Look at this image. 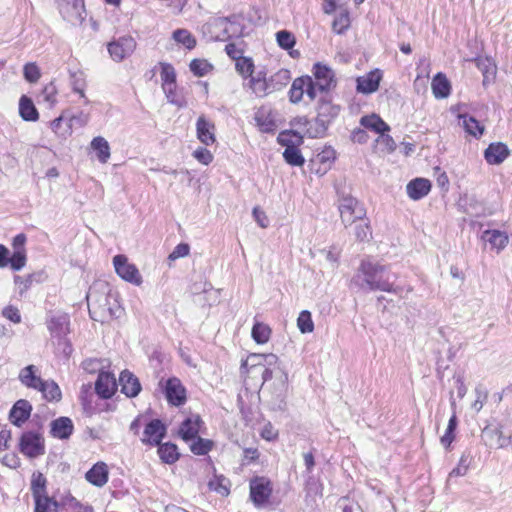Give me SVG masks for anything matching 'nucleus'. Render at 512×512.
Segmentation results:
<instances>
[{"instance_id": "nucleus-3", "label": "nucleus", "mask_w": 512, "mask_h": 512, "mask_svg": "<svg viewBox=\"0 0 512 512\" xmlns=\"http://www.w3.org/2000/svg\"><path fill=\"white\" fill-rule=\"evenodd\" d=\"M208 30L215 41H228L232 37L242 36L241 16L218 17L209 24Z\"/></svg>"}, {"instance_id": "nucleus-30", "label": "nucleus", "mask_w": 512, "mask_h": 512, "mask_svg": "<svg viewBox=\"0 0 512 512\" xmlns=\"http://www.w3.org/2000/svg\"><path fill=\"white\" fill-rule=\"evenodd\" d=\"M88 482L91 484L102 487L108 481V468L103 462L96 463L85 475Z\"/></svg>"}, {"instance_id": "nucleus-47", "label": "nucleus", "mask_w": 512, "mask_h": 512, "mask_svg": "<svg viewBox=\"0 0 512 512\" xmlns=\"http://www.w3.org/2000/svg\"><path fill=\"white\" fill-rule=\"evenodd\" d=\"M46 478L41 473H34L31 481V491L34 498L47 496L46 491Z\"/></svg>"}, {"instance_id": "nucleus-22", "label": "nucleus", "mask_w": 512, "mask_h": 512, "mask_svg": "<svg viewBox=\"0 0 512 512\" xmlns=\"http://www.w3.org/2000/svg\"><path fill=\"white\" fill-rule=\"evenodd\" d=\"M336 159V153L333 149L327 148L319 152L314 159L311 160L312 170L319 175H324L331 169Z\"/></svg>"}, {"instance_id": "nucleus-59", "label": "nucleus", "mask_w": 512, "mask_h": 512, "mask_svg": "<svg viewBox=\"0 0 512 512\" xmlns=\"http://www.w3.org/2000/svg\"><path fill=\"white\" fill-rule=\"evenodd\" d=\"M193 157L203 165L211 164L214 159L213 154L205 147H198L194 150Z\"/></svg>"}, {"instance_id": "nucleus-37", "label": "nucleus", "mask_w": 512, "mask_h": 512, "mask_svg": "<svg viewBox=\"0 0 512 512\" xmlns=\"http://www.w3.org/2000/svg\"><path fill=\"white\" fill-rule=\"evenodd\" d=\"M157 446L159 457L164 463L173 464L179 459L180 454L175 444L167 442Z\"/></svg>"}, {"instance_id": "nucleus-32", "label": "nucleus", "mask_w": 512, "mask_h": 512, "mask_svg": "<svg viewBox=\"0 0 512 512\" xmlns=\"http://www.w3.org/2000/svg\"><path fill=\"white\" fill-rule=\"evenodd\" d=\"M277 141L285 149L297 148L303 144V134L296 130H284L279 133Z\"/></svg>"}, {"instance_id": "nucleus-36", "label": "nucleus", "mask_w": 512, "mask_h": 512, "mask_svg": "<svg viewBox=\"0 0 512 512\" xmlns=\"http://www.w3.org/2000/svg\"><path fill=\"white\" fill-rule=\"evenodd\" d=\"M459 118L463 120V127L467 134L475 138L483 135L485 127L477 119L467 114H460Z\"/></svg>"}, {"instance_id": "nucleus-9", "label": "nucleus", "mask_w": 512, "mask_h": 512, "mask_svg": "<svg viewBox=\"0 0 512 512\" xmlns=\"http://www.w3.org/2000/svg\"><path fill=\"white\" fill-rule=\"evenodd\" d=\"M57 5L64 20L71 24H81L85 19L84 0H57Z\"/></svg>"}, {"instance_id": "nucleus-5", "label": "nucleus", "mask_w": 512, "mask_h": 512, "mask_svg": "<svg viewBox=\"0 0 512 512\" xmlns=\"http://www.w3.org/2000/svg\"><path fill=\"white\" fill-rule=\"evenodd\" d=\"M312 83L316 93L329 92L336 87L337 81L334 71L325 64L317 62L312 68Z\"/></svg>"}, {"instance_id": "nucleus-31", "label": "nucleus", "mask_w": 512, "mask_h": 512, "mask_svg": "<svg viewBox=\"0 0 512 512\" xmlns=\"http://www.w3.org/2000/svg\"><path fill=\"white\" fill-rule=\"evenodd\" d=\"M73 432V423L67 417H60L51 423V433L59 439H67Z\"/></svg>"}, {"instance_id": "nucleus-21", "label": "nucleus", "mask_w": 512, "mask_h": 512, "mask_svg": "<svg viewBox=\"0 0 512 512\" xmlns=\"http://www.w3.org/2000/svg\"><path fill=\"white\" fill-rule=\"evenodd\" d=\"M254 120L259 131L262 133H274L277 128L272 110L268 107L261 106L254 114Z\"/></svg>"}, {"instance_id": "nucleus-45", "label": "nucleus", "mask_w": 512, "mask_h": 512, "mask_svg": "<svg viewBox=\"0 0 512 512\" xmlns=\"http://www.w3.org/2000/svg\"><path fill=\"white\" fill-rule=\"evenodd\" d=\"M235 69L244 79L250 78L254 73V62L250 57H242L235 61Z\"/></svg>"}, {"instance_id": "nucleus-46", "label": "nucleus", "mask_w": 512, "mask_h": 512, "mask_svg": "<svg viewBox=\"0 0 512 512\" xmlns=\"http://www.w3.org/2000/svg\"><path fill=\"white\" fill-rule=\"evenodd\" d=\"M290 125L296 129V131L303 133L307 137L310 138L309 131L311 129H315V123L313 124L312 121L307 116H297L293 118L290 121Z\"/></svg>"}, {"instance_id": "nucleus-2", "label": "nucleus", "mask_w": 512, "mask_h": 512, "mask_svg": "<svg viewBox=\"0 0 512 512\" xmlns=\"http://www.w3.org/2000/svg\"><path fill=\"white\" fill-rule=\"evenodd\" d=\"M385 271V266L368 260L361 261L358 268V272L363 275L364 281L370 290L395 293L394 284L389 281L388 277H384Z\"/></svg>"}, {"instance_id": "nucleus-10", "label": "nucleus", "mask_w": 512, "mask_h": 512, "mask_svg": "<svg viewBox=\"0 0 512 512\" xmlns=\"http://www.w3.org/2000/svg\"><path fill=\"white\" fill-rule=\"evenodd\" d=\"M305 93L311 101L317 97L313 88L312 77L309 75L297 77L293 80L288 93L290 102L293 104L300 103Z\"/></svg>"}, {"instance_id": "nucleus-60", "label": "nucleus", "mask_w": 512, "mask_h": 512, "mask_svg": "<svg viewBox=\"0 0 512 512\" xmlns=\"http://www.w3.org/2000/svg\"><path fill=\"white\" fill-rule=\"evenodd\" d=\"M376 142H377V144L384 147L383 150L386 153H392L396 149V143H395L394 139L386 133L380 134L378 136V138L376 139Z\"/></svg>"}, {"instance_id": "nucleus-17", "label": "nucleus", "mask_w": 512, "mask_h": 512, "mask_svg": "<svg viewBox=\"0 0 512 512\" xmlns=\"http://www.w3.org/2000/svg\"><path fill=\"white\" fill-rule=\"evenodd\" d=\"M381 80L382 72L379 69H374L356 79V89L362 94H371L378 90Z\"/></svg>"}, {"instance_id": "nucleus-6", "label": "nucleus", "mask_w": 512, "mask_h": 512, "mask_svg": "<svg viewBox=\"0 0 512 512\" xmlns=\"http://www.w3.org/2000/svg\"><path fill=\"white\" fill-rule=\"evenodd\" d=\"M113 266L116 274L124 281L135 286L143 283L142 275L134 263H131L126 255L118 254L113 257Z\"/></svg>"}, {"instance_id": "nucleus-18", "label": "nucleus", "mask_w": 512, "mask_h": 512, "mask_svg": "<svg viewBox=\"0 0 512 512\" xmlns=\"http://www.w3.org/2000/svg\"><path fill=\"white\" fill-rule=\"evenodd\" d=\"M215 125L206 119L204 115L198 117L196 122L197 139L206 146H211L216 142Z\"/></svg>"}, {"instance_id": "nucleus-1", "label": "nucleus", "mask_w": 512, "mask_h": 512, "mask_svg": "<svg viewBox=\"0 0 512 512\" xmlns=\"http://www.w3.org/2000/svg\"><path fill=\"white\" fill-rule=\"evenodd\" d=\"M340 111V105L335 104L331 96H322L316 105L315 129L309 131L310 138L324 136L328 126L339 116Z\"/></svg>"}, {"instance_id": "nucleus-35", "label": "nucleus", "mask_w": 512, "mask_h": 512, "mask_svg": "<svg viewBox=\"0 0 512 512\" xmlns=\"http://www.w3.org/2000/svg\"><path fill=\"white\" fill-rule=\"evenodd\" d=\"M249 87L257 97H263L271 90L269 80L266 79L265 74L262 72L250 77Z\"/></svg>"}, {"instance_id": "nucleus-15", "label": "nucleus", "mask_w": 512, "mask_h": 512, "mask_svg": "<svg viewBox=\"0 0 512 512\" xmlns=\"http://www.w3.org/2000/svg\"><path fill=\"white\" fill-rule=\"evenodd\" d=\"M166 436V427L159 419H153L146 424L142 442L152 446H157Z\"/></svg>"}, {"instance_id": "nucleus-28", "label": "nucleus", "mask_w": 512, "mask_h": 512, "mask_svg": "<svg viewBox=\"0 0 512 512\" xmlns=\"http://www.w3.org/2000/svg\"><path fill=\"white\" fill-rule=\"evenodd\" d=\"M432 93L436 99L447 98L451 94V83L447 76L438 72L432 79L431 82Z\"/></svg>"}, {"instance_id": "nucleus-57", "label": "nucleus", "mask_w": 512, "mask_h": 512, "mask_svg": "<svg viewBox=\"0 0 512 512\" xmlns=\"http://www.w3.org/2000/svg\"><path fill=\"white\" fill-rule=\"evenodd\" d=\"M469 454H466V453H463L460 460H459V463H458V466L456 468H454L450 473H449V478L451 477H458V476H464L468 469H469Z\"/></svg>"}, {"instance_id": "nucleus-42", "label": "nucleus", "mask_w": 512, "mask_h": 512, "mask_svg": "<svg viewBox=\"0 0 512 512\" xmlns=\"http://www.w3.org/2000/svg\"><path fill=\"white\" fill-rule=\"evenodd\" d=\"M251 335L256 343H267L271 336V328L265 322H255L251 330Z\"/></svg>"}, {"instance_id": "nucleus-7", "label": "nucleus", "mask_w": 512, "mask_h": 512, "mask_svg": "<svg viewBox=\"0 0 512 512\" xmlns=\"http://www.w3.org/2000/svg\"><path fill=\"white\" fill-rule=\"evenodd\" d=\"M21 453L29 458H36L45 453L44 438L41 433L27 431L21 435L19 442Z\"/></svg>"}, {"instance_id": "nucleus-43", "label": "nucleus", "mask_w": 512, "mask_h": 512, "mask_svg": "<svg viewBox=\"0 0 512 512\" xmlns=\"http://www.w3.org/2000/svg\"><path fill=\"white\" fill-rule=\"evenodd\" d=\"M173 39L182 44L186 49L192 50L197 45V40L194 35L187 29H177L173 32Z\"/></svg>"}, {"instance_id": "nucleus-11", "label": "nucleus", "mask_w": 512, "mask_h": 512, "mask_svg": "<svg viewBox=\"0 0 512 512\" xmlns=\"http://www.w3.org/2000/svg\"><path fill=\"white\" fill-rule=\"evenodd\" d=\"M272 494V484L265 477H256L250 482V497L257 507L265 504Z\"/></svg>"}, {"instance_id": "nucleus-58", "label": "nucleus", "mask_w": 512, "mask_h": 512, "mask_svg": "<svg viewBox=\"0 0 512 512\" xmlns=\"http://www.w3.org/2000/svg\"><path fill=\"white\" fill-rule=\"evenodd\" d=\"M492 433L497 436L498 448H505L512 445V436H507L506 429L503 425L493 430Z\"/></svg>"}, {"instance_id": "nucleus-41", "label": "nucleus", "mask_w": 512, "mask_h": 512, "mask_svg": "<svg viewBox=\"0 0 512 512\" xmlns=\"http://www.w3.org/2000/svg\"><path fill=\"white\" fill-rule=\"evenodd\" d=\"M354 225L355 239L359 242L368 241L372 237V229L368 217L359 220Z\"/></svg>"}, {"instance_id": "nucleus-12", "label": "nucleus", "mask_w": 512, "mask_h": 512, "mask_svg": "<svg viewBox=\"0 0 512 512\" xmlns=\"http://www.w3.org/2000/svg\"><path fill=\"white\" fill-rule=\"evenodd\" d=\"M136 48L135 40L128 37H121L117 41L108 44V52L113 60L120 62L130 56Z\"/></svg>"}, {"instance_id": "nucleus-62", "label": "nucleus", "mask_w": 512, "mask_h": 512, "mask_svg": "<svg viewBox=\"0 0 512 512\" xmlns=\"http://www.w3.org/2000/svg\"><path fill=\"white\" fill-rule=\"evenodd\" d=\"M69 322H50L48 329L55 337H61L69 332Z\"/></svg>"}, {"instance_id": "nucleus-29", "label": "nucleus", "mask_w": 512, "mask_h": 512, "mask_svg": "<svg viewBox=\"0 0 512 512\" xmlns=\"http://www.w3.org/2000/svg\"><path fill=\"white\" fill-rule=\"evenodd\" d=\"M360 124L363 128L371 130L379 135L390 131L389 125L376 113L362 116Z\"/></svg>"}, {"instance_id": "nucleus-51", "label": "nucleus", "mask_w": 512, "mask_h": 512, "mask_svg": "<svg viewBox=\"0 0 512 512\" xmlns=\"http://www.w3.org/2000/svg\"><path fill=\"white\" fill-rule=\"evenodd\" d=\"M35 512H57L58 504L48 496L34 498Z\"/></svg>"}, {"instance_id": "nucleus-34", "label": "nucleus", "mask_w": 512, "mask_h": 512, "mask_svg": "<svg viewBox=\"0 0 512 512\" xmlns=\"http://www.w3.org/2000/svg\"><path fill=\"white\" fill-rule=\"evenodd\" d=\"M351 22L348 9H342L335 15L332 21V31L337 35H343L350 29Z\"/></svg>"}, {"instance_id": "nucleus-16", "label": "nucleus", "mask_w": 512, "mask_h": 512, "mask_svg": "<svg viewBox=\"0 0 512 512\" xmlns=\"http://www.w3.org/2000/svg\"><path fill=\"white\" fill-rule=\"evenodd\" d=\"M481 240L488 244L490 250L500 253L509 243V236L505 231L498 229H487L483 231Z\"/></svg>"}, {"instance_id": "nucleus-25", "label": "nucleus", "mask_w": 512, "mask_h": 512, "mask_svg": "<svg viewBox=\"0 0 512 512\" xmlns=\"http://www.w3.org/2000/svg\"><path fill=\"white\" fill-rule=\"evenodd\" d=\"M203 421L199 415H192L186 418L180 425L179 434L185 441L195 439Z\"/></svg>"}, {"instance_id": "nucleus-50", "label": "nucleus", "mask_w": 512, "mask_h": 512, "mask_svg": "<svg viewBox=\"0 0 512 512\" xmlns=\"http://www.w3.org/2000/svg\"><path fill=\"white\" fill-rule=\"evenodd\" d=\"M283 158L287 164L291 166H303L305 159L301 154L299 147L285 149L283 152Z\"/></svg>"}, {"instance_id": "nucleus-40", "label": "nucleus", "mask_w": 512, "mask_h": 512, "mask_svg": "<svg viewBox=\"0 0 512 512\" xmlns=\"http://www.w3.org/2000/svg\"><path fill=\"white\" fill-rule=\"evenodd\" d=\"M43 398L47 401H59L61 399V390L54 381L43 380L39 390Z\"/></svg>"}, {"instance_id": "nucleus-39", "label": "nucleus", "mask_w": 512, "mask_h": 512, "mask_svg": "<svg viewBox=\"0 0 512 512\" xmlns=\"http://www.w3.org/2000/svg\"><path fill=\"white\" fill-rule=\"evenodd\" d=\"M290 80V71L286 68L279 69L269 78L271 91L281 90L282 88L288 85Z\"/></svg>"}, {"instance_id": "nucleus-56", "label": "nucleus", "mask_w": 512, "mask_h": 512, "mask_svg": "<svg viewBox=\"0 0 512 512\" xmlns=\"http://www.w3.org/2000/svg\"><path fill=\"white\" fill-rule=\"evenodd\" d=\"M23 74L29 83H36L41 77L40 69L35 62L26 63L23 68Z\"/></svg>"}, {"instance_id": "nucleus-19", "label": "nucleus", "mask_w": 512, "mask_h": 512, "mask_svg": "<svg viewBox=\"0 0 512 512\" xmlns=\"http://www.w3.org/2000/svg\"><path fill=\"white\" fill-rule=\"evenodd\" d=\"M510 155V150L505 143L493 142L484 151V158L490 165L503 163Z\"/></svg>"}, {"instance_id": "nucleus-48", "label": "nucleus", "mask_w": 512, "mask_h": 512, "mask_svg": "<svg viewBox=\"0 0 512 512\" xmlns=\"http://www.w3.org/2000/svg\"><path fill=\"white\" fill-rule=\"evenodd\" d=\"M192 440L193 442L190 445V450L196 455H206L213 447V442L209 439L197 436Z\"/></svg>"}, {"instance_id": "nucleus-53", "label": "nucleus", "mask_w": 512, "mask_h": 512, "mask_svg": "<svg viewBox=\"0 0 512 512\" xmlns=\"http://www.w3.org/2000/svg\"><path fill=\"white\" fill-rule=\"evenodd\" d=\"M44 101L49 103L51 107L55 106L58 101V89L54 82L46 84L42 90Z\"/></svg>"}, {"instance_id": "nucleus-44", "label": "nucleus", "mask_w": 512, "mask_h": 512, "mask_svg": "<svg viewBox=\"0 0 512 512\" xmlns=\"http://www.w3.org/2000/svg\"><path fill=\"white\" fill-rule=\"evenodd\" d=\"M190 71L197 77H203L213 71L214 66L206 59L195 58L189 64Z\"/></svg>"}, {"instance_id": "nucleus-63", "label": "nucleus", "mask_w": 512, "mask_h": 512, "mask_svg": "<svg viewBox=\"0 0 512 512\" xmlns=\"http://www.w3.org/2000/svg\"><path fill=\"white\" fill-rule=\"evenodd\" d=\"M190 252V247L188 244L186 243H180L178 244L174 250L169 254L168 258L169 260H176L178 258H182V257H185L189 254Z\"/></svg>"}, {"instance_id": "nucleus-27", "label": "nucleus", "mask_w": 512, "mask_h": 512, "mask_svg": "<svg viewBox=\"0 0 512 512\" xmlns=\"http://www.w3.org/2000/svg\"><path fill=\"white\" fill-rule=\"evenodd\" d=\"M37 373L38 368L35 365H28L20 370L18 378L27 388L39 390L43 379Z\"/></svg>"}, {"instance_id": "nucleus-14", "label": "nucleus", "mask_w": 512, "mask_h": 512, "mask_svg": "<svg viewBox=\"0 0 512 512\" xmlns=\"http://www.w3.org/2000/svg\"><path fill=\"white\" fill-rule=\"evenodd\" d=\"M164 393L167 401L174 406H181L186 401V389L176 377L166 381Z\"/></svg>"}, {"instance_id": "nucleus-61", "label": "nucleus", "mask_w": 512, "mask_h": 512, "mask_svg": "<svg viewBox=\"0 0 512 512\" xmlns=\"http://www.w3.org/2000/svg\"><path fill=\"white\" fill-rule=\"evenodd\" d=\"M225 478L214 477L208 482V486L211 490L218 492L219 494L226 496L229 494L227 486L224 484Z\"/></svg>"}, {"instance_id": "nucleus-49", "label": "nucleus", "mask_w": 512, "mask_h": 512, "mask_svg": "<svg viewBox=\"0 0 512 512\" xmlns=\"http://www.w3.org/2000/svg\"><path fill=\"white\" fill-rule=\"evenodd\" d=\"M276 41L279 47L284 50H289L295 46L296 37L290 31L280 30L276 33Z\"/></svg>"}, {"instance_id": "nucleus-23", "label": "nucleus", "mask_w": 512, "mask_h": 512, "mask_svg": "<svg viewBox=\"0 0 512 512\" xmlns=\"http://www.w3.org/2000/svg\"><path fill=\"white\" fill-rule=\"evenodd\" d=\"M432 188V183L427 178H415L408 182L406 185V192L410 199L417 201L429 194Z\"/></svg>"}, {"instance_id": "nucleus-52", "label": "nucleus", "mask_w": 512, "mask_h": 512, "mask_svg": "<svg viewBox=\"0 0 512 512\" xmlns=\"http://www.w3.org/2000/svg\"><path fill=\"white\" fill-rule=\"evenodd\" d=\"M225 52L229 58L236 61L243 56L245 52V43L243 41L240 42H229L225 46Z\"/></svg>"}, {"instance_id": "nucleus-26", "label": "nucleus", "mask_w": 512, "mask_h": 512, "mask_svg": "<svg viewBox=\"0 0 512 512\" xmlns=\"http://www.w3.org/2000/svg\"><path fill=\"white\" fill-rule=\"evenodd\" d=\"M119 382L122 387V392L128 397L137 396L141 390L138 378L128 370L121 372Z\"/></svg>"}, {"instance_id": "nucleus-64", "label": "nucleus", "mask_w": 512, "mask_h": 512, "mask_svg": "<svg viewBox=\"0 0 512 512\" xmlns=\"http://www.w3.org/2000/svg\"><path fill=\"white\" fill-rule=\"evenodd\" d=\"M263 354H251L245 361L242 362L241 368H246L250 365L251 368L263 367Z\"/></svg>"}, {"instance_id": "nucleus-4", "label": "nucleus", "mask_w": 512, "mask_h": 512, "mask_svg": "<svg viewBox=\"0 0 512 512\" xmlns=\"http://www.w3.org/2000/svg\"><path fill=\"white\" fill-rule=\"evenodd\" d=\"M339 213L345 227L353 226L359 220L367 216L364 205L355 197L345 196L340 200Z\"/></svg>"}, {"instance_id": "nucleus-33", "label": "nucleus", "mask_w": 512, "mask_h": 512, "mask_svg": "<svg viewBox=\"0 0 512 512\" xmlns=\"http://www.w3.org/2000/svg\"><path fill=\"white\" fill-rule=\"evenodd\" d=\"M19 114L25 121L35 122L39 119L38 110L33 101L26 95H23L19 100Z\"/></svg>"}, {"instance_id": "nucleus-13", "label": "nucleus", "mask_w": 512, "mask_h": 512, "mask_svg": "<svg viewBox=\"0 0 512 512\" xmlns=\"http://www.w3.org/2000/svg\"><path fill=\"white\" fill-rule=\"evenodd\" d=\"M26 242L27 237L24 233L17 234L12 240L14 251L12 254L11 269L14 271L21 270L27 263Z\"/></svg>"}, {"instance_id": "nucleus-8", "label": "nucleus", "mask_w": 512, "mask_h": 512, "mask_svg": "<svg viewBox=\"0 0 512 512\" xmlns=\"http://www.w3.org/2000/svg\"><path fill=\"white\" fill-rule=\"evenodd\" d=\"M160 79L161 87L168 99L172 104L180 105L177 101V83L176 72L172 64L160 62Z\"/></svg>"}, {"instance_id": "nucleus-20", "label": "nucleus", "mask_w": 512, "mask_h": 512, "mask_svg": "<svg viewBox=\"0 0 512 512\" xmlns=\"http://www.w3.org/2000/svg\"><path fill=\"white\" fill-rule=\"evenodd\" d=\"M117 388L116 379L113 374L101 371L95 383L96 393L103 399L113 396Z\"/></svg>"}, {"instance_id": "nucleus-24", "label": "nucleus", "mask_w": 512, "mask_h": 512, "mask_svg": "<svg viewBox=\"0 0 512 512\" xmlns=\"http://www.w3.org/2000/svg\"><path fill=\"white\" fill-rule=\"evenodd\" d=\"M32 411L31 404L24 399L18 400L12 407L9 413L10 421L20 427L24 422L28 420Z\"/></svg>"}, {"instance_id": "nucleus-38", "label": "nucleus", "mask_w": 512, "mask_h": 512, "mask_svg": "<svg viewBox=\"0 0 512 512\" xmlns=\"http://www.w3.org/2000/svg\"><path fill=\"white\" fill-rule=\"evenodd\" d=\"M91 148L96 152L97 158L101 163H107L110 158V146L103 137H95L91 141Z\"/></svg>"}, {"instance_id": "nucleus-55", "label": "nucleus", "mask_w": 512, "mask_h": 512, "mask_svg": "<svg viewBox=\"0 0 512 512\" xmlns=\"http://www.w3.org/2000/svg\"><path fill=\"white\" fill-rule=\"evenodd\" d=\"M63 119V115H60L59 117L52 120L50 122V128L55 133V135L66 139L68 136L71 135L72 130L70 125H68L65 129H62Z\"/></svg>"}, {"instance_id": "nucleus-54", "label": "nucleus", "mask_w": 512, "mask_h": 512, "mask_svg": "<svg viewBox=\"0 0 512 512\" xmlns=\"http://www.w3.org/2000/svg\"><path fill=\"white\" fill-rule=\"evenodd\" d=\"M475 395L476 399L472 403L471 408L475 412H479L483 408L484 403L487 401L488 391L482 384H479L475 387Z\"/></svg>"}]
</instances>
